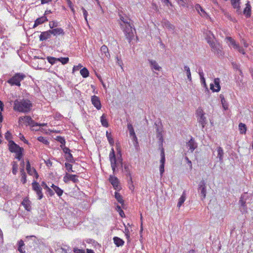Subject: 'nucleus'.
Returning a JSON list of instances; mask_svg holds the SVG:
<instances>
[{"mask_svg": "<svg viewBox=\"0 0 253 253\" xmlns=\"http://www.w3.org/2000/svg\"><path fill=\"white\" fill-rule=\"evenodd\" d=\"M32 107V104L28 99L16 100L14 103V110L21 112L27 113Z\"/></svg>", "mask_w": 253, "mask_h": 253, "instance_id": "1", "label": "nucleus"}, {"mask_svg": "<svg viewBox=\"0 0 253 253\" xmlns=\"http://www.w3.org/2000/svg\"><path fill=\"white\" fill-rule=\"evenodd\" d=\"M82 9L83 10L84 19L85 20V21L86 22H87V12L84 7H82Z\"/></svg>", "mask_w": 253, "mask_h": 253, "instance_id": "59", "label": "nucleus"}, {"mask_svg": "<svg viewBox=\"0 0 253 253\" xmlns=\"http://www.w3.org/2000/svg\"><path fill=\"white\" fill-rule=\"evenodd\" d=\"M198 121L199 124L201 125L202 128H203L207 124V120L205 115H202V116L198 117Z\"/></svg>", "mask_w": 253, "mask_h": 253, "instance_id": "24", "label": "nucleus"}, {"mask_svg": "<svg viewBox=\"0 0 253 253\" xmlns=\"http://www.w3.org/2000/svg\"><path fill=\"white\" fill-rule=\"evenodd\" d=\"M239 128L241 134H245L247 130V127L244 124L242 123L239 125Z\"/></svg>", "mask_w": 253, "mask_h": 253, "instance_id": "33", "label": "nucleus"}, {"mask_svg": "<svg viewBox=\"0 0 253 253\" xmlns=\"http://www.w3.org/2000/svg\"><path fill=\"white\" fill-rule=\"evenodd\" d=\"M50 30L51 35H53L54 36L64 35L65 34L63 30L61 28H55Z\"/></svg>", "mask_w": 253, "mask_h": 253, "instance_id": "23", "label": "nucleus"}, {"mask_svg": "<svg viewBox=\"0 0 253 253\" xmlns=\"http://www.w3.org/2000/svg\"><path fill=\"white\" fill-rule=\"evenodd\" d=\"M124 171H125V172H126V175L129 176L130 180L131 182H132V178H131V175H130V171L129 170L128 166H127L126 165H125V166H124Z\"/></svg>", "mask_w": 253, "mask_h": 253, "instance_id": "48", "label": "nucleus"}, {"mask_svg": "<svg viewBox=\"0 0 253 253\" xmlns=\"http://www.w3.org/2000/svg\"><path fill=\"white\" fill-rule=\"evenodd\" d=\"M38 140L44 144H48L49 143L48 141L44 137L42 136H39L38 137Z\"/></svg>", "mask_w": 253, "mask_h": 253, "instance_id": "49", "label": "nucleus"}, {"mask_svg": "<svg viewBox=\"0 0 253 253\" xmlns=\"http://www.w3.org/2000/svg\"><path fill=\"white\" fill-rule=\"evenodd\" d=\"M121 27L123 30L126 38L128 40V42H130L134 37V32L131 24L130 23Z\"/></svg>", "mask_w": 253, "mask_h": 253, "instance_id": "5", "label": "nucleus"}, {"mask_svg": "<svg viewBox=\"0 0 253 253\" xmlns=\"http://www.w3.org/2000/svg\"><path fill=\"white\" fill-rule=\"evenodd\" d=\"M115 197L118 202L120 204H123L124 200L123 197L119 193L116 192L115 193Z\"/></svg>", "mask_w": 253, "mask_h": 253, "instance_id": "36", "label": "nucleus"}, {"mask_svg": "<svg viewBox=\"0 0 253 253\" xmlns=\"http://www.w3.org/2000/svg\"><path fill=\"white\" fill-rule=\"evenodd\" d=\"M23 122H25L27 125H31L32 126H35V122L32 119L31 117L28 116L21 117L19 119V123L21 125Z\"/></svg>", "mask_w": 253, "mask_h": 253, "instance_id": "10", "label": "nucleus"}, {"mask_svg": "<svg viewBox=\"0 0 253 253\" xmlns=\"http://www.w3.org/2000/svg\"><path fill=\"white\" fill-rule=\"evenodd\" d=\"M65 166L66 169L69 171H73L72 170V165L69 163H66L65 164Z\"/></svg>", "mask_w": 253, "mask_h": 253, "instance_id": "53", "label": "nucleus"}, {"mask_svg": "<svg viewBox=\"0 0 253 253\" xmlns=\"http://www.w3.org/2000/svg\"><path fill=\"white\" fill-rule=\"evenodd\" d=\"M217 154V158L218 159L219 162L220 163L223 162V156H224V151L223 149L220 146L217 147L216 148Z\"/></svg>", "mask_w": 253, "mask_h": 253, "instance_id": "21", "label": "nucleus"}, {"mask_svg": "<svg viewBox=\"0 0 253 253\" xmlns=\"http://www.w3.org/2000/svg\"><path fill=\"white\" fill-rule=\"evenodd\" d=\"M62 148L64 153L68 154L70 153V150L65 146L62 147Z\"/></svg>", "mask_w": 253, "mask_h": 253, "instance_id": "60", "label": "nucleus"}, {"mask_svg": "<svg viewBox=\"0 0 253 253\" xmlns=\"http://www.w3.org/2000/svg\"><path fill=\"white\" fill-rule=\"evenodd\" d=\"M109 181L116 190L120 189L119 181L116 177L114 175H110Z\"/></svg>", "mask_w": 253, "mask_h": 253, "instance_id": "14", "label": "nucleus"}, {"mask_svg": "<svg viewBox=\"0 0 253 253\" xmlns=\"http://www.w3.org/2000/svg\"><path fill=\"white\" fill-rule=\"evenodd\" d=\"M106 137L107 139L111 145H113L114 142L113 138L112 137L111 134L109 133L107 131H106Z\"/></svg>", "mask_w": 253, "mask_h": 253, "instance_id": "43", "label": "nucleus"}, {"mask_svg": "<svg viewBox=\"0 0 253 253\" xmlns=\"http://www.w3.org/2000/svg\"><path fill=\"white\" fill-rule=\"evenodd\" d=\"M148 61L152 70L157 71H160L161 70V67L156 61L153 60H149Z\"/></svg>", "mask_w": 253, "mask_h": 253, "instance_id": "20", "label": "nucleus"}, {"mask_svg": "<svg viewBox=\"0 0 253 253\" xmlns=\"http://www.w3.org/2000/svg\"><path fill=\"white\" fill-rule=\"evenodd\" d=\"M185 160L187 161V163L188 164L190 168L191 169L192 168V165L191 161L187 157H185Z\"/></svg>", "mask_w": 253, "mask_h": 253, "instance_id": "63", "label": "nucleus"}, {"mask_svg": "<svg viewBox=\"0 0 253 253\" xmlns=\"http://www.w3.org/2000/svg\"><path fill=\"white\" fill-rule=\"evenodd\" d=\"M186 146L189 148V150H190L191 152H193V151L197 147V144L195 142L194 139L192 138L187 143Z\"/></svg>", "mask_w": 253, "mask_h": 253, "instance_id": "17", "label": "nucleus"}, {"mask_svg": "<svg viewBox=\"0 0 253 253\" xmlns=\"http://www.w3.org/2000/svg\"><path fill=\"white\" fill-rule=\"evenodd\" d=\"M198 192L201 197L202 200H204L206 197V183L204 180H202L198 187Z\"/></svg>", "mask_w": 253, "mask_h": 253, "instance_id": "8", "label": "nucleus"}, {"mask_svg": "<svg viewBox=\"0 0 253 253\" xmlns=\"http://www.w3.org/2000/svg\"><path fill=\"white\" fill-rule=\"evenodd\" d=\"M32 189L36 193L38 196V199L41 200L43 197L42 193V188L41 185L36 181H34L32 183Z\"/></svg>", "mask_w": 253, "mask_h": 253, "instance_id": "7", "label": "nucleus"}, {"mask_svg": "<svg viewBox=\"0 0 253 253\" xmlns=\"http://www.w3.org/2000/svg\"><path fill=\"white\" fill-rule=\"evenodd\" d=\"M130 137H131V139H132V141H133L134 145L136 146L138 144V141H137V138L135 134L134 135H132L130 136Z\"/></svg>", "mask_w": 253, "mask_h": 253, "instance_id": "54", "label": "nucleus"}, {"mask_svg": "<svg viewBox=\"0 0 253 253\" xmlns=\"http://www.w3.org/2000/svg\"><path fill=\"white\" fill-rule=\"evenodd\" d=\"M8 147L9 151L12 153H15L22 149V148L15 143L13 141L9 142Z\"/></svg>", "mask_w": 253, "mask_h": 253, "instance_id": "13", "label": "nucleus"}, {"mask_svg": "<svg viewBox=\"0 0 253 253\" xmlns=\"http://www.w3.org/2000/svg\"><path fill=\"white\" fill-rule=\"evenodd\" d=\"M58 141L60 142V143L61 144V147L62 148V147L64 146L65 145V140L64 138H62L61 137H59L58 138Z\"/></svg>", "mask_w": 253, "mask_h": 253, "instance_id": "55", "label": "nucleus"}, {"mask_svg": "<svg viewBox=\"0 0 253 253\" xmlns=\"http://www.w3.org/2000/svg\"><path fill=\"white\" fill-rule=\"evenodd\" d=\"M221 103H222V107H223V109L225 110H227L228 108V103H227V102L226 101L225 99L223 97L221 98Z\"/></svg>", "mask_w": 253, "mask_h": 253, "instance_id": "46", "label": "nucleus"}, {"mask_svg": "<svg viewBox=\"0 0 253 253\" xmlns=\"http://www.w3.org/2000/svg\"><path fill=\"white\" fill-rule=\"evenodd\" d=\"M127 129L129 131L130 136L135 134L133 126L131 124L129 123L127 124Z\"/></svg>", "mask_w": 253, "mask_h": 253, "instance_id": "41", "label": "nucleus"}, {"mask_svg": "<svg viewBox=\"0 0 253 253\" xmlns=\"http://www.w3.org/2000/svg\"><path fill=\"white\" fill-rule=\"evenodd\" d=\"M208 42L210 45L212 51L218 56L223 55L222 47L221 45L217 42H214L213 40H208Z\"/></svg>", "mask_w": 253, "mask_h": 253, "instance_id": "4", "label": "nucleus"}, {"mask_svg": "<svg viewBox=\"0 0 253 253\" xmlns=\"http://www.w3.org/2000/svg\"><path fill=\"white\" fill-rule=\"evenodd\" d=\"M113 241L117 247L123 246L124 244V241L121 238L118 237H115L113 238Z\"/></svg>", "mask_w": 253, "mask_h": 253, "instance_id": "29", "label": "nucleus"}, {"mask_svg": "<svg viewBox=\"0 0 253 253\" xmlns=\"http://www.w3.org/2000/svg\"><path fill=\"white\" fill-rule=\"evenodd\" d=\"M69 174L66 173L64 176L63 177V181L65 183H67L69 181Z\"/></svg>", "mask_w": 253, "mask_h": 253, "instance_id": "58", "label": "nucleus"}, {"mask_svg": "<svg viewBox=\"0 0 253 253\" xmlns=\"http://www.w3.org/2000/svg\"><path fill=\"white\" fill-rule=\"evenodd\" d=\"M185 200H186V193H185V191H184L183 192L182 195L181 196V197H180V198L178 200V202L177 205V206L178 208H179L182 205V204L185 202Z\"/></svg>", "mask_w": 253, "mask_h": 253, "instance_id": "27", "label": "nucleus"}, {"mask_svg": "<svg viewBox=\"0 0 253 253\" xmlns=\"http://www.w3.org/2000/svg\"><path fill=\"white\" fill-rule=\"evenodd\" d=\"M82 67V65L81 64H79L77 66H75L73 67V71L75 70H78Z\"/></svg>", "mask_w": 253, "mask_h": 253, "instance_id": "64", "label": "nucleus"}, {"mask_svg": "<svg viewBox=\"0 0 253 253\" xmlns=\"http://www.w3.org/2000/svg\"><path fill=\"white\" fill-rule=\"evenodd\" d=\"M57 61H60L63 64L67 63L69 61L68 57H61L57 58Z\"/></svg>", "mask_w": 253, "mask_h": 253, "instance_id": "50", "label": "nucleus"}, {"mask_svg": "<svg viewBox=\"0 0 253 253\" xmlns=\"http://www.w3.org/2000/svg\"><path fill=\"white\" fill-rule=\"evenodd\" d=\"M251 5L249 4V3H247L246 4V7L244 8V14L247 17H249L251 16Z\"/></svg>", "mask_w": 253, "mask_h": 253, "instance_id": "26", "label": "nucleus"}, {"mask_svg": "<svg viewBox=\"0 0 253 253\" xmlns=\"http://www.w3.org/2000/svg\"><path fill=\"white\" fill-rule=\"evenodd\" d=\"M69 181H72L74 183H78L79 182L77 175L69 174Z\"/></svg>", "mask_w": 253, "mask_h": 253, "instance_id": "39", "label": "nucleus"}, {"mask_svg": "<svg viewBox=\"0 0 253 253\" xmlns=\"http://www.w3.org/2000/svg\"><path fill=\"white\" fill-rule=\"evenodd\" d=\"M191 0H176L178 4L181 6L185 7L187 5L190 4Z\"/></svg>", "mask_w": 253, "mask_h": 253, "instance_id": "32", "label": "nucleus"}, {"mask_svg": "<svg viewBox=\"0 0 253 253\" xmlns=\"http://www.w3.org/2000/svg\"><path fill=\"white\" fill-rule=\"evenodd\" d=\"M31 203L27 198H25L22 202V205L27 211H30L31 209Z\"/></svg>", "mask_w": 253, "mask_h": 253, "instance_id": "22", "label": "nucleus"}, {"mask_svg": "<svg viewBox=\"0 0 253 253\" xmlns=\"http://www.w3.org/2000/svg\"><path fill=\"white\" fill-rule=\"evenodd\" d=\"M51 187L53 189V190L55 191V192L57 194L58 196H61L63 193V191L60 189L58 186H56L54 184H52Z\"/></svg>", "mask_w": 253, "mask_h": 253, "instance_id": "30", "label": "nucleus"}, {"mask_svg": "<svg viewBox=\"0 0 253 253\" xmlns=\"http://www.w3.org/2000/svg\"><path fill=\"white\" fill-rule=\"evenodd\" d=\"M239 0H231L232 4L235 8H238L239 7Z\"/></svg>", "mask_w": 253, "mask_h": 253, "instance_id": "52", "label": "nucleus"}, {"mask_svg": "<svg viewBox=\"0 0 253 253\" xmlns=\"http://www.w3.org/2000/svg\"><path fill=\"white\" fill-rule=\"evenodd\" d=\"M100 121L101 123V125L106 127L108 126V123L106 119V116L105 114H103L100 118Z\"/></svg>", "mask_w": 253, "mask_h": 253, "instance_id": "31", "label": "nucleus"}, {"mask_svg": "<svg viewBox=\"0 0 253 253\" xmlns=\"http://www.w3.org/2000/svg\"><path fill=\"white\" fill-rule=\"evenodd\" d=\"M220 81L218 78L214 79L213 83L210 84V88L213 91L218 92L220 89Z\"/></svg>", "mask_w": 253, "mask_h": 253, "instance_id": "12", "label": "nucleus"}, {"mask_svg": "<svg viewBox=\"0 0 253 253\" xmlns=\"http://www.w3.org/2000/svg\"><path fill=\"white\" fill-rule=\"evenodd\" d=\"M197 114L198 117L202 116V115H205V113H204L203 111L200 109L198 110Z\"/></svg>", "mask_w": 253, "mask_h": 253, "instance_id": "61", "label": "nucleus"}, {"mask_svg": "<svg viewBox=\"0 0 253 253\" xmlns=\"http://www.w3.org/2000/svg\"><path fill=\"white\" fill-rule=\"evenodd\" d=\"M23 150H24V149H23V148H22L21 150H20L19 151L15 153H16V158L19 161H20L22 158Z\"/></svg>", "mask_w": 253, "mask_h": 253, "instance_id": "40", "label": "nucleus"}, {"mask_svg": "<svg viewBox=\"0 0 253 253\" xmlns=\"http://www.w3.org/2000/svg\"><path fill=\"white\" fill-rule=\"evenodd\" d=\"M12 173L16 174L17 172L18 165L16 162H13L12 163Z\"/></svg>", "mask_w": 253, "mask_h": 253, "instance_id": "44", "label": "nucleus"}, {"mask_svg": "<svg viewBox=\"0 0 253 253\" xmlns=\"http://www.w3.org/2000/svg\"><path fill=\"white\" fill-rule=\"evenodd\" d=\"M20 172L21 173V181L23 183H25L26 182V175L24 172L23 168L22 169H20Z\"/></svg>", "mask_w": 253, "mask_h": 253, "instance_id": "38", "label": "nucleus"}, {"mask_svg": "<svg viewBox=\"0 0 253 253\" xmlns=\"http://www.w3.org/2000/svg\"><path fill=\"white\" fill-rule=\"evenodd\" d=\"M58 26V23L56 21H51L49 23V27L53 29L54 28Z\"/></svg>", "mask_w": 253, "mask_h": 253, "instance_id": "51", "label": "nucleus"}, {"mask_svg": "<svg viewBox=\"0 0 253 253\" xmlns=\"http://www.w3.org/2000/svg\"><path fill=\"white\" fill-rule=\"evenodd\" d=\"M120 19L121 20V22L120 23L121 27H124L125 25L130 23V20L126 17L121 16Z\"/></svg>", "mask_w": 253, "mask_h": 253, "instance_id": "28", "label": "nucleus"}, {"mask_svg": "<svg viewBox=\"0 0 253 253\" xmlns=\"http://www.w3.org/2000/svg\"><path fill=\"white\" fill-rule=\"evenodd\" d=\"M45 189L46 190L47 194L49 196L51 197L54 194L53 191L48 186H45Z\"/></svg>", "mask_w": 253, "mask_h": 253, "instance_id": "47", "label": "nucleus"}, {"mask_svg": "<svg viewBox=\"0 0 253 253\" xmlns=\"http://www.w3.org/2000/svg\"><path fill=\"white\" fill-rule=\"evenodd\" d=\"M162 131V129L158 128L157 130V136L161 142L163 141Z\"/></svg>", "mask_w": 253, "mask_h": 253, "instance_id": "42", "label": "nucleus"}, {"mask_svg": "<svg viewBox=\"0 0 253 253\" xmlns=\"http://www.w3.org/2000/svg\"><path fill=\"white\" fill-rule=\"evenodd\" d=\"M195 9L201 16L206 18H208L209 17L208 14L205 11V10L201 6L200 4H196Z\"/></svg>", "mask_w": 253, "mask_h": 253, "instance_id": "16", "label": "nucleus"}, {"mask_svg": "<svg viewBox=\"0 0 253 253\" xmlns=\"http://www.w3.org/2000/svg\"><path fill=\"white\" fill-rule=\"evenodd\" d=\"M91 101L92 105L96 108V109L98 110L101 109L102 105L100 99L98 96L96 95L92 96L91 97Z\"/></svg>", "mask_w": 253, "mask_h": 253, "instance_id": "11", "label": "nucleus"}, {"mask_svg": "<svg viewBox=\"0 0 253 253\" xmlns=\"http://www.w3.org/2000/svg\"><path fill=\"white\" fill-rule=\"evenodd\" d=\"M80 73L84 78L87 77L89 75V72L85 68H84L83 69H81L80 71Z\"/></svg>", "mask_w": 253, "mask_h": 253, "instance_id": "37", "label": "nucleus"}, {"mask_svg": "<svg viewBox=\"0 0 253 253\" xmlns=\"http://www.w3.org/2000/svg\"><path fill=\"white\" fill-rule=\"evenodd\" d=\"M109 159L113 172L115 171L116 169L118 168L119 165H121V167H123L122 159L119 158L118 159H116L113 148L111 149L110 152Z\"/></svg>", "mask_w": 253, "mask_h": 253, "instance_id": "2", "label": "nucleus"}, {"mask_svg": "<svg viewBox=\"0 0 253 253\" xmlns=\"http://www.w3.org/2000/svg\"><path fill=\"white\" fill-rule=\"evenodd\" d=\"M184 71L186 72V76L187 77L188 79L190 81H191L192 78H191V72H190L189 67L187 66H184Z\"/></svg>", "mask_w": 253, "mask_h": 253, "instance_id": "34", "label": "nucleus"}, {"mask_svg": "<svg viewBox=\"0 0 253 253\" xmlns=\"http://www.w3.org/2000/svg\"><path fill=\"white\" fill-rule=\"evenodd\" d=\"M226 42L228 45L230 47H233L234 49L238 50V51L243 54H245L244 49L240 47L239 44H237L235 41L231 37H227L226 39Z\"/></svg>", "mask_w": 253, "mask_h": 253, "instance_id": "6", "label": "nucleus"}, {"mask_svg": "<svg viewBox=\"0 0 253 253\" xmlns=\"http://www.w3.org/2000/svg\"><path fill=\"white\" fill-rule=\"evenodd\" d=\"M48 62L51 64H53L55 63L56 61H57V58L54 57H48Z\"/></svg>", "mask_w": 253, "mask_h": 253, "instance_id": "57", "label": "nucleus"}, {"mask_svg": "<svg viewBox=\"0 0 253 253\" xmlns=\"http://www.w3.org/2000/svg\"><path fill=\"white\" fill-rule=\"evenodd\" d=\"M73 251L75 253H85L84 250L80 249L77 248H74Z\"/></svg>", "mask_w": 253, "mask_h": 253, "instance_id": "56", "label": "nucleus"}, {"mask_svg": "<svg viewBox=\"0 0 253 253\" xmlns=\"http://www.w3.org/2000/svg\"><path fill=\"white\" fill-rule=\"evenodd\" d=\"M26 169L29 174L34 175L36 178H38L39 175L35 169L31 167L29 161H27Z\"/></svg>", "mask_w": 253, "mask_h": 253, "instance_id": "15", "label": "nucleus"}, {"mask_svg": "<svg viewBox=\"0 0 253 253\" xmlns=\"http://www.w3.org/2000/svg\"><path fill=\"white\" fill-rule=\"evenodd\" d=\"M247 194L244 193L242 195L239 202V204L240 205V209L241 212L243 213L247 212V207L246 205V196Z\"/></svg>", "mask_w": 253, "mask_h": 253, "instance_id": "9", "label": "nucleus"}, {"mask_svg": "<svg viewBox=\"0 0 253 253\" xmlns=\"http://www.w3.org/2000/svg\"><path fill=\"white\" fill-rule=\"evenodd\" d=\"M162 24L164 28L168 29L170 31H173L175 29L174 26L172 25L169 21L165 19L163 20Z\"/></svg>", "mask_w": 253, "mask_h": 253, "instance_id": "19", "label": "nucleus"}, {"mask_svg": "<svg viewBox=\"0 0 253 253\" xmlns=\"http://www.w3.org/2000/svg\"><path fill=\"white\" fill-rule=\"evenodd\" d=\"M51 36V33L50 30L45 32H43L41 34L40 36V40L41 41L46 40L50 38Z\"/></svg>", "mask_w": 253, "mask_h": 253, "instance_id": "18", "label": "nucleus"}, {"mask_svg": "<svg viewBox=\"0 0 253 253\" xmlns=\"http://www.w3.org/2000/svg\"><path fill=\"white\" fill-rule=\"evenodd\" d=\"M26 76L23 73H17L11 79L7 81V83L11 85H17L20 86V82L24 80Z\"/></svg>", "mask_w": 253, "mask_h": 253, "instance_id": "3", "label": "nucleus"}, {"mask_svg": "<svg viewBox=\"0 0 253 253\" xmlns=\"http://www.w3.org/2000/svg\"><path fill=\"white\" fill-rule=\"evenodd\" d=\"M44 162L46 164V165L48 167H50L52 166V163L49 160H47V161H44Z\"/></svg>", "mask_w": 253, "mask_h": 253, "instance_id": "62", "label": "nucleus"}, {"mask_svg": "<svg viewBox=\"0 0 253 253\" xmlns=\"http://www.w3.org/2000/svg\"><path fill=\"white\" fill-rule=\"evenodd\" d=\"M66 159L67 161L70 163H73L75 162L73 155L72 154H71V153L67 154V156L66 157Z\"/></svg>", "mask_w": 253, "mask_h": 253, "instance_id": "45", "label": "nucleus"}, {"mask_svg": "<svg viewBox=\"0 0 253 253\" xmlns=\"http://www.w3.org/2000/svg\"><path fill=\"white\" fill-rule=\"evenodd\" d=\"M47 21V19L46 17L45 16H42L40 18H39L36 19V20L35 22V24L34 25V27H35L37 26H38L40 24H41L43 23H44L45 21Z\"/></svg>", "mask_w": 253, "mask_h": 253, "instance_id": "25", "label": "nucleus"}, {"mask_svg": "<svg viewBox=\"0 0 253 253\" xmlns=\"http://www.w3.org/2000/svg\"><path fill=\"white\" fill-rule=\"evenodd\" d=\"M101 51L102 53H104L105 54V56L107 57H108L109 55V53L108 52V49L107 46L103 45L100 48Z\"/></svg>", "mask_w": 253, "mask_h": 253, "instance_id": "35", "label": "nucleus"}]
</instances>
